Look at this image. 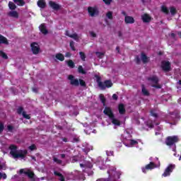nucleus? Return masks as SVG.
Here are the masks:
<instances>
[{"label": "nucleus", "instance_id": "1", "mask_svg": "<svg viewBox=\"0 0 181 181\" xmlns=\"http://www.w3.org/2000/svg\"><path fill=\"white\" fill-rule=\"evenodd\" d=\"M10 155L14 158L18 159H25V157L28 154V151L26 150H18V147L13 144L9 146Z\"/></svg>", "mask_w": 181, "mask_h": 181}, {"label": "nucleus", "instance_id": "2", "mask_svg": "<svg viewBox=\"0 0 181 181\" xmlns=\"http://www.w3.org/2000/svg\"><path fill=\"white\" fill-rule=\"evenodd\" d=\"M103 114H105V115H107L110 118V119H111L113 125H117V127H119V125H121L119 120L116 119L115 116H114V113L112 112V109H111V107H105V110H103Z\"/></svg>", "mask_w": 181, "mask_h": 181}, {"label": "nucleus", "instance_id": "3", "mask_svg": "<svg viewBox=\"0 0 181 181\" xmlns=\"http://www.w3.org/2000/svg\"><path fill=\"white\" fill-rule=\"evenodd\" d=\"M107 173L109 175V180L111 181L118 180V179H119V175H121L119 171H117L115 167H110Z\"/></svg>", "mask_w": 181, "mask_h": 181}, {"label": "nucleus", "instance_id": "4", "mask_svg": "<svg viewBox=\"0 0 181 181\" xmlns=\"http://www.w3.org/2000/svg\"><path fill=\"white\" fill-rule=\"evenodd\" d=\"M97 83L98 87L101 88V90H105V88H110V87H112V82L111 81H105L104 83L101 82V78L97 76Z\"/></svg>", "mask_w": 181, "mask_h": 181}, {"label": "nucleus", "instance_id": "5", "mask_svg": "<svg viewBox=\"0 0 181 181\" xmlns=\"http://www.w3.org/2000/svg\"><path fill=\"white\" fill-rule=\"evenodd\" d=\"M148 83L151 87H154L155 88H162V86L159 85L158 82L159 79L156 76H151L148 78Z\"/></svg>", "mask_w": 181, "mask_h": 181}, {"label": "nucleus", "instance_id": "6", "mask_svg": "<svg viewBox=\"0 0 181 181\" xmlns=\"http://www.w3.org/2000/svg\"><path fill=\"white\" fill-rule=\"evenodd\" d=\"M179 141V137L177 136H169L167 138L165 144L166 145L170 146L173 144H176Z\"/></svg>", "mask_w": 181, "mask_h": 181}, {"label": "nucleus", "instance_id": "7", "mask_svg": "<svg viewBox=\"0 0 181 181\" xmlns=\"http://www.w3.org/2000/svg\"><path fill=\"white\" fill-rule=\"evenodd\" d=\"M30 47L33 54H39V52H40V47L38 43L33 42L31 43Z\"/></svg>", "mask_w": 181, "mask_h": 181}, {"label": "nucleus", "instance_id": "8", "mask_svg": "<svg viewBox=\"0 0 181 181\" xmlns=\"http://www.w3.org/2000/svg\"><path fill=\"white\" fill-rule=\"evenodd\" d=\"M175 169V165H170L168 167L165 169V172L163 174V176L164 177H166V176H170V173L173 171Z\"/></svg>", "mask_w": 181, "mask_h": 181}, {"label": "nucleus", "instance_id": "9", "mask_svg": "<svg viewBox=\"0 0 181 181\" xmlns=\"http://www.w3.org/2000/svg\"><path fill=\"white\" fill-rule=\"evenodd\" d=\"M88 11L90 16H96V15H98V10L94 7L88 8Z\"/></svg>", "mask_w": 181, "mask_h": 181}, {"label": "nucleus", "instance_id": "10", "mask_svg": "<svg viewBox=\"0 0 181 181\" xmlns=\"http://www.w3.org/2000/svg\"><path fill=\"white\" fill-rule=\"evenodd\" d=\"M161 67L164 71H169V70H170V63L169 62L163 61Z\"/></svg>", "mask_w": 181, "mask_h": 181}, {"label": "nucleus", "instance_id": "11", "mask_svg": "<svg viewBox=\"0 0 181 181\" xmlns=\"http://www.w3.org/2000/svg\"><path fill=\"white\" fill-rule=\"evenodd\" d=\"M141 19L144 23H149L152 21V17L149 14L144 13L141 16Z\"/></svg>", "mask_w": 181, "mask_h": 181}, {"label": "nucleus", "instance_id": "12", "mask_svg": "<svg viewBox=\"0 0 181 181\" xmlns=\"http://www.w3.org/2000/svg\"><path fill=\"white\" fill-rule=\"evenodd\" d=\"M154 168H156V165L151 162L149 164L146 165L144 168H142V172L146 173V170H151V169H154Z\"/></svg>", "mask_w": 181, "mask_h": 181}, {"label": "nucleus", "instance_id": "13", "mask_svg": "<svg viewBox=\"0 0 181 181\" xmlns=\"http://www.w3.org/2000/svg\"><path fill=\"white\" fill-rule=\"evenodd\" d=\"M69 80L71 81V86H78L80 83L78 82V79L74 78V76L73 75H69L68 77Z\"/></svg>", "mask_w": 181, "mask_h": 181}, {"label": "nucleus", "instance_id": "14", "mask_svg": "<svg viewBox=\"0 0 181 181\" xmlns=\"http://www.w3.org/2000/svg\"><path fill=\"white\" fill-rule=\"evenodd\" d=\"M124 22L127 24L135 23V19H134V17H132V16H126L124 17Z\"/></svg>", "mask_w": 181, "mask_h": 181}, {"label": "nucleus", "instance_id": "15", "mask_svg": "<svg viewBox=\"0 0 181 181\" xmlns=\"http://www.w3.org/2000/svg\"><path fill=\"white\" fill-rule=\"evenodd\" d=\"M49 5L54 11H59V9H60V6L57 4H56L54 1H49Z\"/></svg>", "mask_w": 181, "mask_h": 181}, {"label": "nucleus", "instance_id": "16", "mask_svg": "<svg viewBox=\"0 0 181 181\" xmlns=\"http://www.w3.org/2000/svg\"><path fill=\"white\" fill-rule=\"evenodd\" d=\"M8 16L18 19L19 18V13L16 11H11L8 13Z\"/></svg>", "mask_w": 181, "mask_h": 181}, {"label": "nucleus", "instance_id": "17", "mask_svg": "<svg viewBox=\"0 0 181 181\" xmlns=\"http://www.w3.org/2000/svg\"><path fill=\"white\" fill-rule=\"evenodd\" d=\"M6 169V166L4 164H0V170H5ZM6 179V174L0 173V180L1 179Z\"/></svg>", "mask_w": 181, "mask_h": 181}, {"label": "nucleus", "instance_id": "18", "mask_svg": "<svg viewBox=\"0 0 181 181\" xmlns=\"http://www.w3.org/2000/svg\"><path fill=\"white\" fill-rule=\"evenodd\" d=\"M65 35L66 36H69V37H71V39H74V40H78V35L77 33L70 34L69 31H66Z\"/></svg>", "mask_w": 181, "mask_h": 181}, {"label": "nucleus", "instance_id": "19", "mask_svg": "<svg viewBox=\"0 0 181 181\" xmlns=\"http://www.w3.org/2000/svg\"><path fill=\"white\" fill-rule=\"evenodd\" d=\"M113 18L114 17L112 16V11H108L107 13H106V18H105L106 23H108V20L112 21Z\"/></svg>", "mask_w": 181, "mask_h": 181}, {"label": "nucleus", "instance_id": "20", "mask_svg": "<svg viewBox=\"0 0 181 181\" xmlns=\"http://www.w3.org/2000/svg\"><path fill=\"white\" fill-rule=\"evenodd\" d=\"M40 33L43 35H47V29H46V25L45 24H41L39 27Z\"/></svg>", "mask_w": 181, "mask_h": 181}, {"label": "nucleus", "instance_id": "21", "mask_svg": "<svg viewBox=\"0 0 181 181\" xmlns=\"http://www.w3.org/2000/svg\"><path fill=\"white\" fill-rule=\"evenodd\" d=\"M37 6L39 8H42V9H43L44 8H46V1L45 0H39L37 1Z\"/></svg>", "mask_w": 181, "mask_h": 181}, {"label": "nucleus", "instance_id": "22", "mask_svg": "<svg viewBox=\"0 0 181 181\" xmlns=\"http://www.w3.org/2000/svg\"><path fill=\"white\" fill-rule=\"evenodd\" d=\"M0 44L9 45V42H8V39H6V37L0 35Z\"/></svg>", "mask_w": 181, "mask_h": 181}, {"label": "nucleus", "instance_id": "23", "mask_svg": "<svg viewBox=\"0 0 181 181\" xmlns=\"http://www.w3.org/2000/svg\"><path fill=\"white\" fill-rule=\"evenodd\" d=\"M119 114H125V106L123 104H119L118 106Z\"/></svg>", "mask_w": 181, "mask_h": 181}, {"label": "nucleus", "instance_id": "24", "mask_svg": "<svg viewBox=\"0 0 181 181\" xmlns=\"http://www.w3.org/2000/svg\"><path fill=\"white\" fill-rule=\"evenodd\" d=\"M126 146H135V145H138V141L135 140H129V144H124Z\"/></svg>", "mask_w": 181, "mask_h": 181}, {"label": "nucleus", "instance_id": "25", "mask_svg": "<svg viewBox=\"0 0 181 181\" xmlns=\"http://www.w3.org/2000/svg\"><path fill=\"white\" fill-rule=\"evenodd\" d=\"M55 57L57 60H59L60 62H63L64 60V56L63 55V54H57L55 55Z\"/></svg>", "mask_w": 181, "mask_h": 181}, {"label": "nucleus", "instance_id": "26", "mask_svg": "<svg viewBox=\"0 0 181 181\" xmlns=\"http://www.w3.org/2000/svg\"><path fill=\"white\" fill-rule=\"evenodd\" d=\"M13 2L18 6H23L25 5V1L23 0H13Z\"/></svg>", "mask_w": 181, "mask_h": 181}, {"label": "nucleus", "instance_id": "27", "mask_svg": "<svg viewBox=\"0 0 181 181\" xmlns=\"http://www.w3.org/2000/svg\"><path fill=\"white\" fill-rule=\"evenodd\" d=\"M141 60H142L143 63H148V62H149V58H148V57H146V55H145V54L142 53L141 54Z\"/></svg>", "mask_w": 181, "mask_h": 181}, {"label": "nucleus", "instance_id": "28", "mask_svg": "<svg viewBox=\"0 0 181 181\" xmlns=\"http://www.w3.org/2000/svg\"><path fill=\"white\" fill-rule=\"evenodd\" d=\"M169 9H170V12L171 15H173V16H174V15H176V13H177L176 7L170 6L169 8Z\"/></svg>", "mask_w": 181, "mask_h": 181}, {"label": "nucleus", "instance_id": "29", "mask_svg": "<svg viewBox=\"0 0 181 181\" xmlns=\"http://www.w3.org/2000/svg\"><path fill=\"white\" fill-rule=\"evenodd\" d=\"M8 7L9 9H11V11H15V9H16V5H15V4L12 1H9Z\"/></svg>", "mask_w": 181, "mask_h": 181}, {"label": "nucleus", "instance_id": "30", "mask_svg": "<svg viewBox=\"0 0 181 181\" xmlns=\"http://www.w3.org/2000/svg\"><path fill=\"white\" fill-rule=\"evenodd\" d=\"M161 11L166 15H168V13H169V8H168V7H166V6H162Z\"/></svg>", "mask_w": 181, "mask_h": 181}, {"label": "nucleus", "instance_id": "31", "mask_svg": "<svg viewBox=\"0 0 181 181\" xmlns=\"http://www.w3.org/2000/svg\"><path fill=\"white\" fill-rule=\"evenodd\" d=\"M78 73H80L81 74H86L87 72H86V71L84 70V69L83 68L82 66H79L78 67Z\"/></svg>", "mask_w": 181, "mask_h": 181}, {"label": "nucleus", "instance_id": "32", "mask_svg": "<svg viewBox=\"0 0 181 181\" xmlns=\"http://www.w3.org/2000/svg\"><path fill=\"white\" fill-rule=\"evenodd\" d=\"M141 92L143 93L144 95H149V92L148 90H146V88H145L144 86H142Z\"/></svg>", "mask_w": 181, "mask_h": 181}, {"label": "nucleus", "instance_id": "33", "mask_svg": "<svg viewBox=\"0 0 181 181\" xmlns=\"http://www.w3.org/2000/svg\"><path fill=\"white\" fill-rule=\"evenodd\" d=\"M54 175H56V176H59L60 181H64V177H63V175H62V174L59 173L54 172Z\"/></svg>", "mask_w": 181, "mask_h": 181}, {"label": "nucleus", "instance_id": "34", "mask_svg": "<svg viewBox=\"0 0 181 181\" xmlns=\"http://www.w3.org/2000/svg\"><path fill=\"white\" fill-rule=\"evenodd\" d=\"M95 54H96L97 57H99V59H103V57L104 56V52H95Z\"/></svg>", "mask_w": 181, "mask_h": 181}, {"label": "nucleus", "instance_id": "35", "mask_svg": "<svg viewBox=\"0 0 181 181\" xmlns=\"http://www.w3.org/2000/svg\"><path fill=\"white\" fill-rule=\"evenodd\" d=\"M81 168H93V165H91V163H89V165L88 164H80Z\"/></svg>", "mask_w": 181, "mask_h": 181}, {"label": "nucleus", "instance_id": "36", "mask_svg": "<svg viewBox=\"0 0 181 181\" xmlns=\"http://www.w3.org/2000/svg\"><path fill=\"white\" fill-rule=\"evenodd\" d=\"M67 64L69 67H71V69H74V62H73V61H71V60L68 61Z\"/></svg>", "mask_w": 181, "mask_h": 181}, {"label": "nucleus", "instance_id": "37", "mask_svg": "<svg viewBox=\"0 0 181 181\" xmlns=\"http://www.w3.org/2000/svg\"><path fill=\"white\" fill-rule=\"evenodd\" d=\"M22 115L26 119H30V116H29V115H27L25 112H23Z\"/></svg>", "mask_w": 181, "mask_h": 181}, {"label": "nucleus", "instance_id": "38", "mask_svg": "<svg viewBox=\"0 0 181 181\" xmlns=\"http://www.w3.org/2000/svg\"><path fill=\"white\" fill-rule=\"evenodd\" d=\"M79 54L81 56V60H83L84 62V60H86V54H84V52H79Z\"/></svg>", "mask_w": 181, "mask_h": 181}, {"label": "nucleus", "instance_id": "39", "mask_svg": "<svg viewBox=\"0 0 181 181\" xmlns=\"http://www.w3.org/2000/svg\"><path fill=\"white\" fill-rule=\"evenodd\" d=\"M7 129L8 132H13V126L12 125H8Z\"/></svg>", "mask_w": 181, "mask_h": 181}, {"label": "nucleus", "instance_id": "40", "mask_svg": "<svg viewBox=\"0 0 181 181\" xmlns=\"http://www.w3.org/2000/svg\"><path fill=\"white\" fill-rule=\"evenodd\" d=\"M53 160H54V162H56V163H58L59 165H62V160H59V158L54 157L53 158Z\"/></svg>", "mask_w": 181, "mask_h": 181}, {"label": "nucleus", "instance_id": "41", "mask_svg": "<svg viewBox=\"0 0 181 181\" xmlns=\"http://www.w3.org/2000/svg\"><path fill=\"white\" fill-rule=\"evenodd\" d=\"M25 173V175H28V177H33V176L35 175L33 173H32L30 171H28V172Z\"/></svg>", "mask_w": 181, "mask_h": 181}, {"label": "nucleus", "instance_id": "42", "mask_svg": "<svg viewBox=\"0 0 181 181\" xmlns=\"http://www.w3.org/2000/svg\"><path fill=\"white\" fill-rule=\"evenodd\" d=\"M0 56L3 57V59H8V56L2 51H0Z\"/></svg>", "mask_w": 181, "mask_h": 181}, {"label": "nucleus", "instance_id": "43", "mask_svg": "<svg viewBox=\"0 0 181 181\" xmlns=\"http://www.w3.org/2000/svg\"><path fill=\"white\" fill-rule=\"evenodd\" d=\"M18 114H23V107H20L17 109Z\"/></svg>", "mask_w": 181, "mask_h": 181}, {"label": "nucleus", "instance_id": "44", "mask_svg": "<svg viewBox=\"0 0 181 181\" xmlns=\"http://www.w3.org/2000/svg\"><path fill=\"white\" fill-rule=\"evenodd\" d=\"M70 47H71V50H76V48H74V42H73V41L70 42Z\"/></svg>", "mask_w": 181, "mask_h": 181}, {"label": "nucleus", "instance_id": "45", "mask_svg": "<svg viewBox=\"0 0 181 181\" xmlns=\"http://www.w3.org/2000/svg\"><path fill=\"white\" fill-rule=\"evenodd\" d=\"M79 83L83 87H86V82L83 79H79Z\"/></svg>", "mask_w": 181, "mask_h": 181}, {"label": "nucleus", "instance_id": "46", "mask_svg": "<svg viewBox=\"0 0 181 181\" xmlns=\"http://www.w3.org/2000/svg\"><path fill=\"white\" fill-rule=\"evenodd\" d=\"M28 149H30V151H35V149H36V146L35 145L30 146L28 147Z\"/></svg>", "mask_w": 181, "mask_h": 181}, {"label": "nucleus", "instance_id": "47", "mask_svg": "<svg viewBox=\"0 0 181 181\" xmlns=\"http://www.w3.org/2000/svg\"><path fill=\"white\" fill-rule=\"evenodd\" d=\"M103 2H105L106 5H110L111 2H112V0H103Z\"/></svg>", "mask_w": 181, "mask_h": 181}, {"label": "nucleus", "instance_id": "48", "mask_svg": "<svg viewBox=\"0 0 181 181\" xmlns=\"http://www.w3.org/2000/svg\"><path fill=\"white\" fill-rule=\"evenodd\" d=\"M151 115H152V117H155L156 118V117H158V114H156V112H155V111L151 110Z\"/></svg>", "mask_w": 181, "mask_h": 181}, {"label": "nucleus", "instance_id": "49", "mask_svg": "<svg viewBox=\"0 0 181 181\" xmlns=\"http://www.w3.org/2000/svg\"><path fill=\"white\" fill-rule=\"evenodd\" d=\"M4 131V123L0 122V132H2Z\"/></svg>", "mask_w": 181, "mask_h": 181}, {"label": "nucleus", "instance_id": "50", "mask_svg": "<svg viewBox=\"0 0 181 181\" xmlns=\"http://www.w3.org/2000/svg\"><path fill=\"white\" fill-rule=\"evenodd\" d=\"M90 35L92 37H95L97 36V35L95 34V33L91 31L90 32Z\"/></svg>", "mask_w": 181, "mask_h": 181}, {"label": "nucleus", "instance_id": "51", "mask_svg": "<svg viewBox=\"0 0 181 181\" xmlns=\"http://www.w3.org/2000/svg\"><path fill=\"white\" fill-rule=\"evenodd\" d=\"M107 155L108 156H112V155H114V152L113 151H107Z\"/></svg>", "mask_w": 181, "mask_h": 181}, {"label": "nucleus", "instance_id": "52", "mask_svg": "<svg viewBox=\"0 0 181 181\" xmlns=\"http://www.w3.org/2000/svg\"><path fill=\"white\" fill-rule=\"evenodd\" d=\"M100 100L103 104L105 103V98H104V96L100 95Z\"/></svg>", "mask_w": 181, "mask_h": 181}, {"label": "nucleus", "instance_id": "53", "mask_svg": "<svg viewBox=\"0 0 181 181\" xmlns=\"http://www.w3.org/2000/svg\"><path fill=\"white\" fill-rule=\"evenodd\" d=\"M78 141H80V139H78V137H76L74 138L72 142H78Z\"/></svg>", "mask_w": 181, "mask_h": 181}, {"label": "nucleus", "instance_id": "54", "mask_svg": "<svg viewBox=\"0 0 181 181\" xmlns=\"http://www.w3.org/2000/svg\"><path fill=\"white\" fill-rule=\"evenodd\" d=\"M112 98H113V100H118V96L117 95V94H113Z\"/></svg>", "mask_w": 181, "mask_h": 181}, {"label": "nucleus", "instance_id": "55", "mask_svg": "<svg viewBox=\"0 0 181 181\" xmlns=\"http://www.w3.org/2000/svg\"><path fill=\"white\" fill-rule=\"evenodd\" d=\"M19 173H20V175H22V173H26L25 172V170L23 169H21L19 170Z\"/></svg>", "mask_w": 181, "mask_h": 181}, {"label": "nucleus", "instance_id": "56", "mask_svg": "<svg viewBox=\"0 0 181 181\" xmlns=\"http://www.w3.org/2000/svg\"><path fill=\"white\" fill-rule=\"evenodd\" d=\"M33 93H37V88H33Z\"/></svg>", "mask_w": 181, "mask_h": 181}, {"label": "nucleus", "instance_id": "57", "mask_svg": "<svg viewBox=\"0 0 181 181\" xmlns=\"http://www.w3.org/2000/svg\"><path fill=\"white\" fill-rule=\"evenodd\" d=\"M60 156H61V158H62V159L64 158H66V155H64V154H61Z\"/></svg>", "mask_w": 181, "mask_h": 181}, {"label": "nucleus", "instance_id": "58", "mask_svg": "<svg viewBox=\"0 0 181 181\" xmlns=\"http://www.w3.org/2000/svg\"><path fill=\"white\" fill-rule=\"evenodd\" d=\"M170 36L173 39H175V33H171Z\"/></svg>", "mask_w": 181, "mask_h": 181}, {"label": "nucleus", "instance_id": "59", "mask_svg": "<svg viewBox=\"0 0 181 181\" xmlns=\"http://www.w3.org/2000/svg\"><path fill=\"white\" fill-rule=\"evenodd\" d=\"M122 14L124 15V17L127 16V13H125V11H122Z\"/></svg>", "mask_w": 181, "mask_h": 181}, {"label": "nucleus", "instance_id": "60", "mask_svg": "<svg viewBox=\"0 0 181 181\" xmlns=\"http://www.w3.org/2000/svg\"><path fill=\"white\" fill-rule=\"evenodd\" d=\"M97 181H108V180L100 179V180H98Z\"/></svg>", "mask_w": 181, "mask_h": 181}, {"label": "nucleus", "instance_id": "61", "mask_svg": "<svg viewBox=\"0 0 181 181\" xmlns=\"http://www.w3.org/2000/svg\"><path fill=\"white\" fill-rule=\"evenodd\" d=\"M72 162L74 163V162H77V160H76V158H74L73 159H72Z\"/></svg>", "mask_w": 181, "mask_h": 181}, {"label": "nucleus", "instance_id": "62", "mask_svg": "<svg viewBox=\"0 0 181 181\" xmlns=\"http://www.w3.org/2000/svg\"><path fill=\"white\" fill-rule=\"evenodd\" d=\"M16 177H18V175H17L13 176V177H12V179H16Z\"/></svg>", "mask_w": 181, "mask_h": 181}, {"label": "nucleus", "instance_id": "63", "mask_svg": "<svg viewBox=\"0 0 181 181\" xmlns=\"http://www.w3.org/2000/svg\"><path fill=\"white\" fill-rule=\"evenodd\" d=\"M139 62H140L139 57H136V62H137V63H139Z\"/></svg>", "mask_w": 181, "mask_h": 181}, {"label": "nucleus", "instance_id": "64", "mask_svg": "<svg viewBox=\"0 0 181 181\" xmlns=\"http://www.w3.org/2000/svg\"><path fill=\"white\" fill-rule=\"evenodd\" d=\"M64 142H67V139L64 138L63 139Z\"/></svg>", "mask_w": 181, "mask_h": 181}]
</instances>
